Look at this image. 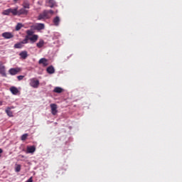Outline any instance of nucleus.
Masks as SVG:
<instances>
[{"label": "nucleus", "instance_id": "f257e3e1", "mask_svg": "<svg viewBox=\"0 0 182 182\" xmlns=\"http://www.w3.org/2000/svg\"><path fill=\"white\" fill-rule=\"evenodd\" d=\"M22 6L21 9H20L18 10V6L17 7H14L10 8V9H7L6 10H4L2 11V15H5V16H9L13 15V16H27L29 11L27 10V9H30L31 8V4L29 3V1H28V0H24L23 4H22Z\"/></svg>", "mask_w": 182, "mask_h": 182}, {"label": "nucleus", "instance_id": "f03ea898", "mask_svg": "<svg viewBox=\"0 0 182 182\" xmlns=\"http://www.w3.org/2000/svg\"><path fill=\"white\" fill-rule=\"evenodd\" d=\"M54 14L53 10H44L41 14H38L37 19L38 21H46V19H49Z\"/></svg>", "mask_w": 182, "mask_h": 182}, {"label": "nucleus", "instance_id": "7ed1b4c3", "mask_svg": "<svg viewBox=\"0 0 182 182\" xmlns=\"http://www.w3.org/2000/svg\"><path fill=\"white\" fill-rule=\"evenodd\" d=\"M26 36L24 40H23V41H21L22 46H23V45H25V44H26V43H28V40H29V36H31V35H33V33H34V31H33V30H32V28H31V29H30V30H26Z\"/></svg>", "mask_w": 182, "mask_h": 182}, {"label": "nucleus", "instance_id": "20e7f679", "mask_svg": "<svg viewBox=\"0 0 182 182\" xmlns=\"http://www.w3.org/2000/svg\"><path fill=\"white\" fill-rule=\"evenodd\" d=\"M30 85L34 89H38L40 85V82L36 79V77H32L30 79Z\"/></svg>", "mask_w": 182, "mask_h": 182}, {"label": "nucleus", "instance_id": "39448f33", "mask_svg": "<svg viewBox=\"0 0 182 182\" xmlns=\"http://www.w3.org/2000/svg\"><path fill=\"white\" fill-rule=\"evenodd\" d=\"M45 29V24L43 23H37L35 26H31V30L34 31V30H43Z\"/></svg>", "mask_w": 182, "mask_h": 182}, {"label": "nucleus", "instance_id": "423d86ee", "mask_svg": "<svg viewBox=\"0 0 182 182\" xmlns=\"http://www.w3.org/2000/svg\"><path fill=\"white\" fill-rule=\"evenodd\" d=\"M21 70L22 69L20 68V67H16V68H10L9 72L10 75H18V73H19Z\"/></svg>", "mask_w": 182, "mask_h": 182}, {"label": "nucleus", "instance_id": "0eeeda50", "mask_svg": "<svg viewBox=\"0 0 182 182\" xmlns=\"http://www.w3.org/2000/svg\"><path fill=\"white\" fill-rule=\"evenodd\" d=\"M50 107H51V114L55 115L58 114V105L56 104H50Z\"/></svg>", "mask_w": 182, "mask_h": 182}, {"label": "nucleus", "instance_id": "6e6552de", "mask_svg": "<svg viewBox=\"0 0 182 182\" xmlns=\"http://www.w3.org/2000/svg\"><path fill=\"white\" fill-rule=\"evenodd\" d=\"M38 35L34 34L33 31V33L29 36V40L31 41V43H35L38 40Z\"/></svg>", "mask_w": 182, "mask_h": 182}, {"label": "nucleus", "instance_id": "1a4fd4ad", "mask_svg": "<svg viewBox=\"0 0 182 182\" xmlns=\"http://www.w3.org/2000/svg\"><path fill=\"white\" fill-rule=\"evenodd\" d=\"M0 75L3 77H7L6 72V67L2 63H0Z\"/></svg>", "mask_w": 182, "mask_h": 182}, {"label": "nucleus", "instance_id": "9d476101", "mask_svg": "<svg viewBox=\"0 0 182 182\" xmlns=\"http://www.w3.org/2000/svg\"><path fill=\"white\" fill-rule=\"evenodd\" d=\"M2 36L4 38L9 39V38H12L14 37V35L11 33H3Z\"/></svg>", "mask_w": 182, "mask_h": 182}, {"label": "nucleus", "instance_id": "9b49d317", "mask_svg": "<svg viewBox=\"0 0 182 182\" xmlns=\"http://www.w3.org/2000/svg\"><path fill=\"white\" fill-rule=\"evenodd\" d=\"M36 151V146H30L27 147V153H34Z\"/></svg>", "mask_w": 182, "mask_h": 182}, {"label": "nucleus", "instance_id": "f8f14e48", "mask_svg": "<svg viewBox=\"0 0 182 182\" xmlns=\"http://www.w3.org/2000/svg\"><path fill=\"white\" fill-rule=\"evenodd\" d=\"M10 91L13 95H18V93L19 92L18 89L15 86H12L11 87H10Z\"/></svg>", "mask_w": 182, "mask_h": 182}, {"label": "nucleus", "instance_id": "ddd939ff", "mask_svg": "<svg viewBox=\"0 0 182 182\" xmlns=\"http://www.w3.org/2000/svg\"><path fill=\"white\" fill-rule=\"evenodd\" d=\"M11 107H8L6 109V113L7 114L8 116H9V117H14V112L12 111H11Z\"/></svg>", "mask_w": 182, "mask_h": 182}, {"label": "nucleus", "instance_id": "4468645a", "mask_svg": "<svg viewBox=\"0 0 182 182\" xmlns=\"http://www.w3.org/2000/svg\"><path fill=\"white\" fill-rule=\"evenodd\" d=\"M53 22L55 26H58L60 22V18L58 17V16H56V17L53 18Z\"/></svg>", "mask_w": 182, "mask_h": 182}, {"label": "nucleus", "instance_id": "2eb2a0df", "mask_svg": "<svg viewBox=\"0 0 182 182\" xmlns=\"http://www.w3.org/2000/svg\"><path fill=\"white\" fill-rule=\"evenodd\" d=\"M39 63H42L43 65V66H48V60L47 58H41L38 61Z\"/></svg>", "mask_w": 182, "mask_h": 182}, {"label": "nucleus", "instance_id": "dca6fc26", "mask_svg": "<svg viewBox=\"0 0 182 182\" xmlns=\"http://www.w3.org/2000/svg\"><path fill=\"white\" fill-rule=\"evenodd\" d=\"M48 6L50 8H54V6H56V3L55 0H48Z\"/></svg>", "mask_w": 182, "mask_h": 182}, {"label": "nucleus", "instance_id": "f3484780", "mask_svg": "<svg viewBox=\"0 0 182 182\" xmlns=\"http://www.w3.org/2000/svg\"><path fill=\"white\" fill-rule=\"evenodd\" d=\"M55 72V68L53 66H49L47 68V73H49L50 75H53Z\"/></svg>", "mask_w": 182, "mask_h": 182}, {"label": "nucleus", "instance_id": "a211bd4d", "mask_svg": "<svg viewBox=\"0 0 182 182\" xmlns=\"http://www.w3.org/2000/svg\"><path fill=\"white\" fill-rule=\"evenodd\" d=\"M53 92L62 93V92H63V88L59 87H55L53 90Z\"/></svg>", "mask_w": 182, "mask_h": 182}, {"label": "nucleus", "instance_id": "6ab92c4d", "mask_svg": "<svg viewBox=\"0 0 182 182\" xmlns=\"http://www.w3.org/2000/svg\"><path fill=\"white\" fill-rule=\"evenodd\" d=\"M45 45V41L43 40H40L37 43L36 46L38 48H43V46Z\"/></svg>", "mask_w": 182, "mask_h": 182}, {"label": "nucleus", "instance_id": "aec40b11", "mask_svg": "<svg viewBox=\"0 0 182 182\" xmlns=\"http://www.w3.org/2000/svg\"><path fill=\"white\" fill-rule=\"evenodd\" d=\"M20 56L22 59H26L27 56H28V53L27 51H21L20 53Z\"/></svg>", "mask_w": 182, "mask_h": 182}, {"label": "nucleus", "instance_id": "412c9836", "mask_svg": "<svg viewBox=\"0 0 182 182\" xmlns=\"http://www.w3.org/2000/svg\"><path fill=\"white\" fill-rule=\"evenodd\" d=\"M23 26V24L21 23H18L17 26H16V30L18 31L21 30Z\"/></svg>", "mask_w": 182, "mask_h": 182}, {"label": "nucleus", "instance_id": "4be33fe9", "mask_svg": "<svg viewBox=\"0 0 182 182\" xmlns=\"http://www.w3.org/2000/svg\"><path fill=\"white\" fill-rule=\"evenodd\" d=\"M28 136V134H23L22 136H21V140L23 141H25L27 139V137Z\"/></svg>", "mask_w": 182, "mask_h": 182}, {"label": "nucleus", "instance_id": "5701e85b", "mask_svg": "<svg viewBox=\"0 0 182 182\" xmlns=\"http://www.w3.org/2000/svg\"><path fill=\"white\" fill-rule=\"evenodd\" d=\"M23 46H22V42L14 44V48H22Z\"/></svg>", "mask_w": 182, "mask_h": 182}, {"label": "nucleus", "instance_id": "b1692460", "mask_svg": "<svg viewBox=\"0 0 182 182\" xmlns=\"http://www.w3.org/2000/svg\"><path fill=\"white\" fill-rule=\"evenodd\" d=\"M21 168V165H17V166H16L15 171H16V172H20Z\"/></svg>", "mask_w": 182, "mask_h": 182}, {"label": "nucleus", "instance_id": "393cba45", "mask_svg": "<svg viewBox=\"0 0 182 182\" xmlns=\"http://www.w3.org/2000/svg\"><path fill=\"white\" fill-rule=\"evenodd\" d=\"M23 77H24V75H18L17 77V79L20 81V80H23Z\"/></svg>", "mask_w": 182, "mask_h": 182}, {"label": "nucleus", "instance_id": "a878e982", "mask_svg": "<svg viewBox=\"0 0 182 182\" xmlns=\"http://www.w3.org/2000/svg\"><path fill=\"white\" fill-rule=\"evenodd\" d=\"M25 182H33V178L32 177L29 178Z\"/></svg>", "mask_w": 182, "mask_h": 182}, {"label": "nucleus", "instance_id": "bb28decb", "mask_svg": "<svg viewBox=\"0 0 182 182\" xmlns=\"http://www.w3.org/2000/svg\"><path fill=\"white\" fill-rule=\"evenodd\" d=\"M3 153V149L0 148V157H1V154Z\"/></svg>", "mask_w": 182, "mask_h": 182}, {"label": "nucleus", "instance_id": "cd10ccee", "mask_svg": "<svg viewBox=\"0 0 182 182\" xmlns=\"http://www.w3.org/2000/svg\"><path fill=\"white\" fill-rule=\"evenodd\" d=\"M14 3L16 4L18 3V0H14Z\"/></svg>", "mask_w": 182, "mask_h": 182}, {"label": "nucleus", "instance_id": "c85d7f7f", "mask_svg": "<svg viewBox=\"0 0 182 182\" xmlns=\"http://www.w3.org/2000/svg\"><path fill=\"white\" fill-rule=\"evenodd\" d=\"M21 158H25L24 155H20Z\"/></svg>", "mask_w": 182, "mask_h": 182}]
</instances>
